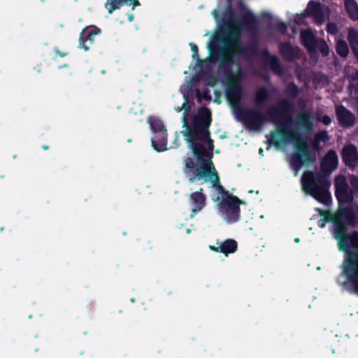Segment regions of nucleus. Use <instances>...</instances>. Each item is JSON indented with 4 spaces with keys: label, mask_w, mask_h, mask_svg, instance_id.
I'll use <instances>...</instances> for the list:
<instances>
[{
    "label": "nucleus",
    "mask_w": 358,
    "mask_h": 358,
    "mask_svg": "<svg viewBox=\"0 0 358 358\" xmlns=\"http://www.w3.org/2000/svg\"><path fill=\"white\" fill-rule=\"evenodd\" d=\"M336 115L339 124L343 128H349L355 122V115L343 105L336 107Z\"/></svg>",
    "instance_id": "dca6fc26"
},
{
    "label": "nucleus",
    "mask_w": 358,
    "mask_h": 358,
    "mask_svg": "<svg viewBox=\"0 0 358 358\" xmlns=\"http://www.w3.org/2000/svg\"><path fill=\"white\" fill-rule=\"evenodd\" d=\"M202 192L203 189L200 188L199 191L192 192L189 196V203L192 212V216L201 210L206 206V197Z\"/></svg>",
    "instance_id": "6ab92c4d"
},
{
    "label": "nucleus",
    "mask_w": 358,
    "mask_h": 358,
    "mask_svg": "<svg viewBox=\"0 0 358 358\" xmlns=\"http://www.w3.org/2000/svg\"><path fill=\"white\" fill-rule=\"evenodd\" d=\"M184 173L188 177L190 182L208 177L215 189L220 185V178L212 161H204L203 164L196 166V162L192 157L184 159Z\"/></svg>",
    "instance_id": "423d86ee"
},
{
    "label": "nucleus",
    "mask_w": 358,
    "mask_h": 358,
    "mask_svg": "<svg viewBox=\"0 0 358 358\" xmlns=\"http://www.w3.org/2000/svg\"><path fill=\"white\" fill-rule=\"evenodd\" d=\"M184 98H185V101L182 104L181 107L179 108V110L178 111H180L182 110H185V112L183 113V117H182V122H183V126L182 127L184 128H185V122H186L187 123H188L187 122V113H188L189 110L191 108V106H190V105L188 103L187 95L184 94Z\"/></svg>",
    "instance_id": "2f4dec72"
},
{
    "label": "nucleus",
    "mask_w": 358,
    "mask_h": 358,
    "mask_svg": "<svg viewBox=\"0 0 358 358\" xmlns=\"http://www.w3.org/2000/svg\"><path fill=\"white\" fill-rule=\"evenodd\" d=\"M219 98L218 96H215V101H216L217 103H221V101L219 100Z\"/></svg>",
    "instance_id": "864d4df0"
},
{
    "label": "nucleus",
    "mask_w": 358,
    "mask_h": 358,
    "mask_svg": "<svg viewBox=\"0 0 358 358\" xmlns=\"http://www.w3.org/2000/svg\"><path fill=\"white\" fill-rule=\"evenodd\" d=\"M189 45L191 48V50L192 52V58L194 59L195 57H198L199 49H198L197 45L193 43H190Z\"/></svg>",
    "instance_id": "ea45409f"
},
{
    "label": "nucleus",
    "mask_w": 358,
    "mask_h": 358,
    "mask_svg": "<svg viewBox=\"0 0 358 358\" xmlns=\"http://www.w3.org/2000/svg\"><path fill=\"white\" fill-rule=\"evenodd\" d=\"M326 30L329 34L332 35H336L338 31V27L334 22H329L327 25Z\"/></svg>",
    "instance_id": "f704fd0d"
},
{
    "label": "nucleus",
    "mask_w": 358,
    "mask_h": 358,
    "mask_svg": "<svg viewBox=\"0 0 358 358\" xmlns=\"http://www.w3.org/2000/svg\"><path fill=\"white\" fill-rule=\"evenodd\" d=\"M294 105L288 99H282L277 105L267 110L268 119L259 110L255 108H241L236 113L238 119L245 126L255 131L262 129L266 122L270 121L276 126V130H272L266 135L268 144L271 146H280L282 143H292L294 152L290 157L292 169L297 172L303 166H309L315 160V156L309 149L307 141L296 129H291L288 124L292 122V114Z\"/></svg>",
    "instance_id": "f257e3e1"
},
{
    "label": "nucleus",
    "mask_w": 358,
    "mask_h": 358,
    "mask_svg": "<svg viewBox=\"0 0 358 358\" xmlns=\"http://www.w3.org/2000/svg\"><path fill=\"white\" fill-rule=\"evenodd\" d=\"M280 55L288 62H293L301 55V49L299 46L292 45L289 42L280 43L278 47Z\"/></svg>",
    "instance_id": "4468645a"
},
{
    "label": "nucleus",
    "mask_w": 358,
    "mask_h": 358,
    "mask_svg": "<svg viewBox=\"0 0 358 358\" xmlns=\"http://www.w3.org/2000/svg\"><path fill=\"white\" fill-rule=\"evenodd\" d=\"M128 20H129V22L133 21L134 20V15L133 14H130L129 15Z\"/></svg>",
    "instance_id": "3c124183"
},
{
    "label": "nucleus",
    "mask_w": 358,
    "mask_h": 358,
    "mask_svg": "<svg viewBox=\"0 0 358 358\" xmlns=\"http://www.w3.org/2000/svg\"><path fill=\"white\" fill-rule=\"evenodd\" d=\"M148 122L153 134L166 131L162 121L157 117H151Z\"/></svg>",
    "instance_id": "c756f323"
},
{
    "label": "nucleus",
    "mask_w": 358,
    "mask_h": 358,
    "mask_svg": "<svg viewBox=\"0 0 358 358\" xmlns=\"http://www.w3.org/2000/svg\"><path fill=\"white\" fill-rule=\"evenodd\" d=\"M209 249L215 252H220V245L218 246L209 245Z\"/></svg>",
    "instance_id": "de8ad7c7"
},
{
    "label": "nucleus",
    "mask_w": 358,
    "mask_h": 358,
    "mask_svg": "<svg viewBox=\"0 0 358 358\" xmlns=\"http://www.w3.org/2000/svg\"><path fill=\"white\" fill-rule=\"evenodd\" d=\"M336 53L342 58L345 59L349 55V46L346 41L340 39L336 41L335 46Z\"/></svg>",
    "instance_id": "c85d7f7f"
},
{
    "label": "nucleus",
    "mask_w": 358,
    "mask_h": 358,
    "mask_svg": "<svg viewBox=\"0 0 358 358\" xmlns=\"http://www.w3.org/2000/svg\"><path fill=\"white\" fill-rule=\"evenodd\" d=\"M308 13L316 24H321L324 22V10L321 4L315 1H310L308 4Z\"/></svg>",
    "instance_id": "aec40b11"
},
{
    "label": "nucleus",
    "mask_w": 358,
    "mask_h": 358,
    "mask_svg": "<svg viewBox=\"0 0 358 358\" xmlns=\"http://www.w3.org/2000/svg\"><path fill=\"white\" fill-rule=\"evenodd\" d=\"M348 78L350 80L349 88H354L356 91H358V70L355 69L348 74Z\"/></svg>",
    "instance_id": "7c9ffc66"
},
{
    "label": "nucleus",
    "mask_w": 358,
    "mask_h": 358,
    "mask_svg": "<svg viewBox=\"0 0 358 358\" xmlns=\"http://www.w3.org/2000/svg\"><path fill=\"white\" fill-rule=\"evenodd\" d=\"M273 28L282 34H286L287 32V26L283 22H278L275 23Z\"/></svg>",
    "instance_id": "72a5a7b5"
},
{
    "label": "nucleus",
    "mask_w": 358,
    "mask_h": 358,
    "mask_svg": "<svg viewBox=\"0 0 358 358\" xmlns=\"http://www.w3.org/2000/svg\"><path fill=\"white\" fill-rule=\"evenodd\" d=\"M345 6L348 15L354 21L358 20V4L354 0H346Z\"/></svg>",
    "instance_id": "cd10ccee"
},
{
    "label": "nucleus",
    "mask_w": 358,
    "mask_h": 358,
    "mask_svg": "<svg viewBox=\"0 0 358 358\" xmlns=\"http://www.w3.org/2000/svg\"><path fill=\"white\" fill-rule=\"evenodd\" d=\"M211 121L210 111L203 108L193 117L190 124L185 122V130L182 131L185 140L189 143V148L201 164L204 161H211L204 157L213 155L214 144L209 131Z\"/></svg>",
    "instance_id": "f03ea898"
},
{
    "label": "nucleus",
    "mask_w": 358,
    "mask_h": 358,
    "mask_svg": "<svg viewBox=\"0 0 358 358\" xmlns=\"http://www.w3.org/2000/svg\"><path fill=\"white\" fill-rule=\"evenodd\" d=\"M225 95L227 101L235 113L242 108L241 103L243 97V89L238 78L225 79Z\"/></svg>",
    "instance_id": "1a4fd4ad"
},
{
    "label": "nucleus",
    "mask_w": 358,
    "mask_h": 358,
    "mask_svg": "<svg viewBox=\"0 0 358 358\" xmlns=\"http://www.w3.org/2000/svg\"><path fill=\"white\" fill-rule=\"evenodd\" d=\"M208 50L211 59L215 62L219 63V68L223 72L225 79L239 78L241 71L234 73L231 67L236 63L234 55L228 48H222L220 45V38H217L212 40L208 44Z\"/></svg>",
    "instance_id": "39448f33"
},
{
    "label": "nucleus",
    "mask_w": 358,
    "mask_h": 358,
    "mask_svg": "<svg viewBox=\"0 0 358 358\" xmlns=\"http://www.w3.org/2000/svg\"><path fill=\"white\" fill-rule=\"evenodd\" d=\"M347 39L352 52L358 63V30L350 27L348 30Z\"/></svg>",
    "instance_id": "4be33fe9"
},
{
    "label": "nucleus",
    "mask_w": 358,
    "mask_h": 358,
    "mask_svg": "<svg viewBox=\"0 0 358 358\" xmlns=\"http://www.w3.org/2000/svg\"><path fill=\"white\" fill-rule=\"evenodd\" d=\"M220 253L228 256L229 254L234 253L238 250V243L232 238H227L220 244Z\"/></svg>",
    "instance_id": "b1692460"
},
{
    "label": "nucleus",
    "mask_w": 358,
    "mask_h": 358,
    "mask_svg": "<svg viewBox=\"0 0 358 358\" xmlns=\"http://www.w3.org/2000/svg\"><path fill=\"white\" fill-rule=\"evenodd\" d=\"M301 90L293 81L288 83L284 90L285 95L292 99L297 98Z\"/></svg>",
    "instance_id": "bb28decb"
},
{
    "label": "nucleus",
    "mask_w": 358,
    "mask_h": 358,
    "mask_svg": "<svg viewBox=\"0 0 358 358\" xmlns=\"http://www.w3.org/2000/svg\"><path fill=\"white\" fill-rule=\"evenodd\" d=\"M262 152H263V150H262V148H260L259 149V153L262 154Z\"/></svg>",
    "instance_id": "4d7b16f0"
},
{
    "label": "nucleus",
    "mask_w": 358,
    "mask_h": 358,
    "mask_svg": "<svg viewBox=\"0 0 358 358\" xmlns=\"http://www.w3.org/2000/svg\"><path fill=\"white\" fill-rule=\"evenodd\" d=\"M300 38L302 45L309 52H314L317 47V39L311 29H303L301 31Z\"/></svg>",
    "instance_id": "a211bd4d"
},
{
    "label": "nucleus",
    "mask_w": 358,
    "mask_h": 358,
    "mask_svg": "<svg viewBox=\"0 0 358 358\" xmlns=\"http://www.w3.org/2000/svg\"><path fill=\"white\" fill-rule=\"evenodd\" d=\"M243 13L238 20H231V24L234 27L241 29H247L250 32H255L259 29V21L251 11L246 9L243 5L241 8Z\"/></svg>",
    "instance_id": "9b49d317"
},
{
    "label": "nucleus",
    "mask_w": 358,
    "mask_h": 358,
    "mask_svg": "<svg viewBox=\"0 0 358 358\" xmlns=\"http://www.w3.org/2000/svg\"><path fill=\"white\" fill-rule=\"evenodd\" d=\"M320 214L322 216V218L320 219V222H333V235L334 238L336 236H340L343 234V232L345 231V224L346 222H345L342 215H333L329 211L325 210H320Z\"/></svg>",
    "instance_id": "f8f14e48"
},
{
    "label": "nucleus",
    "mask_w": 358,
    "mask_h": 358,
    "mask_svg": "<svg viewBox=\"0 0 358 358\" xmlns=\"http://www.w3.org/2000/svg\"><path fill=\"white\" fill-rule=\"evenodd\" d=\"M198 62H201V60L198 58Z\"/></svg>",
    "instance_id": "13d9d810"
},
{
    "label": "nucleus",
    "mask_w": 358,
    "mask_h": 358,
    "mask_svg": "<svg viewBox=\"0 0 358 358\" xmlns=\"http://www.w3.org/2000/svg\"><path fill=\"white\" fill-rule=\"evenodd\" d=\"M196 96L199 99L203 98L206 101H210L212 99L208 90L204 91L202 94H201L199 90H196Z\"/></svg>",
    "instance_id": "4c0bfd02"
},
{
    "label": "nucleus",
    "mask_w": 358,
    "mask_h": 358,
    "mask_svg": "<svg viewBox=\"0 0 358 358\" xmlns=\"http://www.w3.org/2000/svg\"><path fill=\"white\" fill-rule=\"evenodd\" d=\"M345 277V287L350 294L358 296V269Z\"/></svg>",
    "instance_id": "5701e85b"
},
{
    "label": "nucleus",
    "mask_w": 358,
    "mask_h": 358,
    "mask_svg": "<svg viewBox=\"0 0 358 358\" xmlns=\"http://www.w3.org/2000/svg\"><path fill=\"white\" fill-rule=\"evenodd\" d=\"M318 226L321 228H323L325 226V222H320V220L318 222Z\"/></svg>",
    "instance_id": "8fccbe9b"
},
{
    "label": "nucleus",
    "mask_w": 358,
    "mask_h": 358,
    "mask_svg": "<svg viewBox=\"0 0 358 358\" xmlns=\"http://www.w3.org/2000/svg\"><path fill=\"white\" fill-rule=\"evenodd\" d=\"M304 20V15H298L296 16L294 21L296 24H301Z\"/></svg>",
    "instance_id": "37998d69"
},
{
    "label": "nucleus",
    "mask_w": 358,
    "mask_h": 358,
    "mask_svg": "<svg viewBox=\"0 0 358 358\" xmlns=\"http://www.w3.org/2000/svg\"><path fill=\"white\" fill-rule=\"evenodd\" d=\"M215 96L220 97V92L218 90H215Z\"/></svg>",
    "instance_id": "603ef678"
},
{
    "label": "nucleus",
    "mask_w": 358,
    "mask_h": 358,
    "mask_svg": "<svg viewBox=\"0 0 358 358\" xmlns=\"http://www.w3.org/2000/svg\"><path fill=\"white\" fill-rule=\"evenodd\" d=\"M311 114L308 111L300 113L297 116L298 124L305 129L310 130L312 128Z\"/></svg>",
    "instance_id": "a878e982"
},
{
    "label": "nucleus",
    "mask_w": 358,
    "mask_h": 358,
    "mask_svg": "<svg viewBox=\"0 0 358 358\" xmlns=\"http://www.w3.org/2000/svg\"><path fill=\"white\" fill-rule=\"evenodd\" d=\"M348 225L345 224V231L340 236H336L339 250L345 253L343 261L345 276L358 270V231L348 234Z\"/></svg>",
    "instance_id": "20e7f679"
},
{
    "label": "nucleus",
    "mask_w": 358,
    "mask_h": 358,
    "mask_svg": "<svg viewBox=\"0 0 358 358\" xmlns=\"http://www.w3.org/2000/svg\"><path fill=\"white\" fill-rule=\"evenodd\" d=\"M152 147L157 152H163L167 150V131L153 134L151 138Z\"/></svg>",
    "instance_id": "412c9836"
},
{
    "label": "nucleus",
    "mask_w": 358,
    "mask_h": 358,
    "mask_svg": "<svg viewBox=\"0 0 358 358\" xmlns=\"http://www.w3.org/2000/svg\"><path fill=\"white\" fill-rule=\"evenodd\" d=\"M215 189L217 191V192L220 194H222L224 196V197H228V196H233L232 194H230L229 191L226 190L223 186H222L221 185H220L219 186H217Z\"/></svg>",
    "instance_id": "58836bf2"
},
{
    "label": "nucleus",
    "mask_w": 358,
    "mask_h": 358,
    "mask_svg": "<svg viewBox=\"0 0 358 358\" xmlns=\"http://www.w3.org/2000/svg\"><path fill=\"white\" fill-rule=\"evenodd\" d=\"M261 55L266 66H268L273 73L280 76L283 75L284 70L282 66L276 55H271L267 48L262 50Z\"/></svg>",
    "instance_id": "2eb2a0df"
},
{
    "label": "nucleus",
    "mask_w": 358,
    "mask_h": 358,
    "mask_svg": "<svg viewBox=\"0 0 358 358\" xmlns=\"http://www.w3.org/2000/svg\"><path fill=\"white\" fill-rule=\"evenodd\" d=\"M244 202L236 196L223 197L217 203L222 217L227 223L237 222L241 220L240 206Z\"/></svg>",
    "instance_id": "6e6552de"
},
{
    "label": "nucleus",
    "mask_w": 358,
    "mask_h": 358,
    "mask_svg": "<svg viewBox=\"0 0 358 358\" xmlns=\"http://www.w3.org/2000/svg\"><path fill=\"white\" fill-rule=\"evenodd\" d=\"M101 33V29L93 26L91 28L85 27L83 29L79 37V46L83 48L85 50H89V46L87 43L90 45L92 44L94 41V36Z\"/></svg>",
    "instance_id": "f3484780"
},
{
    "label": "nucleus",
    "mask_w": 358,
    "mask_h": 358,
    "mask_svg": "<svg viewBox=\"0 0 358 358\" xmlns=\"http://www.w3.org/2000/svg\"><path fill=\"white\" fill-rule=\"evenodd\" d=\"M321 121L324 125L327 126L331 124V118L329 115H324L322 117Z\"/></svg>",
    "instance_id": "79ce46f5"
},
{
    "label": "nucleus",
    "mask_w": 358,
    "mask_h": 358,
    "mask_svg": "<svg viewBox=\"0 0 358 358\" xmlns=\"http://www.w3.org/2000/svg\"><path fill=\"white\" fill-rule=\"evenodd\" d=\"M335 196L339 204L349 203L353 200L352 191L350 189L345 176L339 175L334 180Z\"/></svg>",
    "instance_id": "9d476101"
},
{
    "label": "nucleus",
    "mask_w": 358,
    "mask_h": 358,
    "mask_svg": "<svg viewBox=\"0 0 358 358\" xmlns=\"http://www.w3.org/2000/svg\"><path fill=\"white\" fill-rule=\"evenodd\" d=\"M338 163L336 151L331 150L320 162L321 172L305 171L301 176L303 191L317 201L327 204L331 199L329 191L330 182L327 176L337 168Z\"/></svg>",
    "instance_id": "7ed1b4c3"
},
{
    "label": "nucleus",
    "mask_w": 358,
    "mask_h": 358,
    "mask_svg": "<svg viewBox=\"0 0 358 358\" xmlns=\"http://www.w3.org/2000/svg\"><path fill=\"white\" fill-rule=\"evenodd\" d=\"M342 160L349 169L354 170L358 164V151L352 143L343 146L341 151Z\"/></svg>",
    "instance_id": "ddd939ff"
},
{
    "label": "nucleus",
    "mask_w": 358,
    "mask_h": 358,
    "mask_svg": "<svg viewBox=\"0 0 358 358\" xmlns=\"http://www.w3.org/2000/svg\"><path fill=\"white\" fill-rule=\"evenodd\" d=\"M271 92L266 87H260L255 94V102L257 106H262L271 99Z\"/></svg>",
    "instance_id": "393cba45"
},
{
    "label": "nucleus",
    "mask_w": 358,
    "mask_h": 358,
    "mask_svg": "<svg viewBox=\"0 0 358 358\" xmlns=\"http://www.w3.org/2000/svg\"><path fill=\"white\" fill-rule=\"evenodd\" d=\"M215 83H216V81H215V78H213L212 79H210V80L208 82L207 85H208V86L213 87V86L215 85Z\"/></svg>",
    "instance_id": "09e8293b"
},
{
    "label": "nucleus",
    "mask_w": 358,
    "mask_h": 358,
    "mask_svg": "<svg viewBox=\"0 0 358 358\" xmlns=\"http://www.w3.org/2000/svg\"><path fill=\"white\" fill-rule=\"evenodd\" d=\"M350 182L355 191L358 192V178L356 176H353L351 178Z\"/></svg>",
    "instance_id": "a19ab883"
},
{
    "label": "nucleus",
    "mask_w": 358,
    "mask_h": 358,
    "mask_svg": "<svg viewBox=\"0 0 358 358\" xmlns=\"http://www.w3.org/2000/svg\"><path fill=\"white\" fill-rule=\"evenodd\" d=\"M317 48L319 50V51L320 52L323 57H327L329 55V48L327 42L324 40L320 41V43L317 42Z\"/></svg>",
    "instance_id": "473e14b6"
},
{
    "label": "nucleus",
    "mask_w": 358,
    "mask_h": 358,
    "mask_svg": "<svg viewBox=\"0 0 358 358\" xmlns=\"http://www.w3.org/2000/svg\"><path fill=\"white\" fill-rule=\"evenodd\" d=\"M42 148H43V150H48V149H49V146H48V145H43L42 146Z\"/></svg>",
    "instance_id": "5fc2aeb1"
},
{
    "label": "nucleus",
    "mask_w": 358,
    "mask_h": 358,
    "mask_svg": "<svg viewBox=\"0 0 358 358\" xmlns=\"http://www.w3.org/2000/svg\"><path fill=\"white\" fill-rule=\"evenodd\" d=\"M129 2V5H133V8L132 9L134 10V7L135 6H140V2L138 0H131V1H128L127 3Z\"/></svg>",
    "instance_id": "49530a36"
},
{
    "label": "nucleus",
    "mask_w": 358,
    "mask_h": 358,
    "mask_svg": "<svg viewBox=\"0 0 358 358\" xmlns=\"http://www.w3.org/2000/svg\"><path fill=\"white\" fill-rule=\"evenodd\" d=\"M294 241L296 242V243L299 242V238H296L294 239Z\"/></svg>",
    "instance_id": "6e6d98bb"
},
{
    "label": "nucleus",
    "mask_w": 358,
    "mask_h": 358,
    "mask_svg": "<svg viewBox=\"0 0 358 358\" xmlns=\"http://www.w3.org/2000/svg\"><path fill=\"white\" fill-rule=\"evenodd\" d=\"M54 51L57 55H59L60 57H65L69 55L67 52H62L57 48H55Z\"/></svg>",
    "instance_id": "a18cd8bd"
},
{
    "label": "nucleus",
    "mask_w": 358,
    "mask_h": 358,
    "mask_svg": "<svg viewBox=\"0 0 358 358\" xmlns=\"http://www.w3.org/2000/svg\"><path fill=\"white\" fill-rule=\"evenodd\" d=\"M345 217L350 224H352L355 221L356 215L352 210L347 209L345 211Z\"/></svg>",
    "instance_id": "c9c22d12"
},
{
    "label": "nucleus",
    "mask_w": 358,
    "mask_h": 358,
    "mask_svg": "<svg viewBox=\"0 0 358 358\" xmlns=\"http://www.w3.org/2000/svg\"><path fill=\"white\" fill-rule=\"evenodd\" d=\"M319 143H320V141L316 138H315L314 141L312 143V145H313V147L314 148L315 150H320V144Z\"/></svg>",
    "instance_id": "c03bdc74"
},
{
    "label": "nucleus",
    "mask_w": 358,
    "mask_h": 358,
    "mask_svg": "<svg viewBox=\"0 0 358 358\" xmlns=\"http://www.w3.org/2000/svg\"><path fill=\"white\" fill-rule=\"evenodd\" d=\"M319 141H326L329 139L327 131H321L315 134V137Z\"/></svg>",
    "instance_id": "e433bc0d"
},
{
    "label": "nucleus",
    "mask_w": 358,
    "mask_h": 358,
    "mask_svg": "<svg viewBox=\"0 0 358 358\" xmlns=\"http://www.w3.org/2000/svg\"><path fill=\"white\" fill-rule=\"evenodd\" d=\"M241 29L234 27L229 34V38L222 40L226 48L231 50L232 52L244 56L254 57L259 53V43L257 41H252L247 45L241 42Z\"/></svg>",
    "instance_id": "0eeeda50"
}]
</instances>
